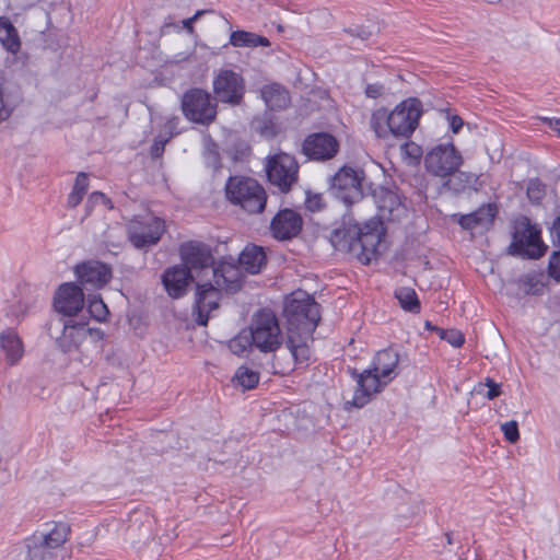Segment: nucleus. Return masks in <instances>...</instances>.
<instances>
[{
  "mask_svg": "<svg viewBox=\"0 0 560 560\" xmlns=\"http://www.w3.org/2000/svg\"><path fill=\"white\" fill-rule=\"evenodd\" d=\"M319 304L305 295L302 299L293 298L285 305L289 324V334L285 346L291 354V360L282 361L273 355L272 369L275 374L288 375L299 368L310 364L313 343V332L320 319Z\"/></svg>",
  "mask_w": 560,
  "mask_h": 560,
  "instance_id": "nucleus-1",
  "label": "nucleus"
},
{
  "mask_svg": "<svg viewBox=\"0 0 560 560\" xmlns=\"http://www.w3.org/2000/svg\"><path fill=\"white\" fill-rule=\"evenodd\" d=\"M422 113V102L417 97H408L392 110L386 107L374 109L370 118V128L381 140H407L418 128Z\"/></svg>",
  "mask_w": 560,
  "mask_h": 560,
  "instance_id": "nucleus-2",
  "label": "nucleus"
},
{
  "mask_svg": "<svg viewBox=\"0 0 560 560\" xmlns=\"http://www.w3.org/2000/svg\"><path fill=\"white\" fill-rule=\"evenodd\" d=\"M384 236L382 222L371 219L362 228L355 223L336 229L330 241L337 250L349 253L361 264L369 265L377 257Z\"/></svg>",
  "mask_w": 560,
  "mask_h": 560,
  "instance_id": "nucleus-3",
  "label": "nucleus"
},
{
  "mask_svg": "<svg viewBox=\"0 0 560 560\" xmlns=\"http://www.w3.org/2000/svg\"><path fill=\"white\" fill-rule=\"evenodd\" d=\"M226 200L248 214L264 212L267 192L262 185L247 176H230L224 187Z\"/></svg>",
  "mask_w": 560,
  "mask_h": 560,
  "instance_id": "nucleus-4",
  "label": "nucleus"
},
{
  "mask_svg": "<svg viewBox=\"0 0 560 560\" xmlns=\"http://www.w3.org/2000/svg\"><path fill=\"white\" fill-rule=\"evenodd\" d=\"M248 334L254 347L264 353L276 352L282 345L280 325L271 310L261 308L254 314Z\"/></svg>",
  "mask_w": 560,
  "mask_h": 560,
  "instance_id": "nucleus-5",
  "label": "nucleus"
},
{
  "mask_svg": "<svg viewBox=\"0 0 560 560\" xmlns=\"http://www.w3.org/2000/svg\"><path fill=\"white\" fill-rule=\"evenodd\" d=\"M511 247L514 252L525 254L530 258L542 257L547 249L541 241V231L524 214H518L512 221Z\"/></svg>",
  "mask_w": 560,
  "mask_h": 560,
  "instance_id": "nucleus-6",
  "label": "nucleus"
},
{
  "mask_svg": "<svg viewBox=\"0 0 560 560\" xmlns=\"http://www.w3.org/2000/svg\"><path fill=\"white\" fill-rule=\"evenodd\" d=\"M463 163L464 158L452 141L432 147L424 155L427 172L443 179L456 174Z\"/></svg>",
  "mask_w": 560,
  "mask_h": 560,
  "instance_id": "nucleus-7",
  "label": "nucleus"
},
{
  "mask_svg": "<svg viewBox=\"0 0 560 560\" xmlns=\"http://www.w3.org/2000/svg\"><path fill=\"white\" fill-rule=\"evenodd\" d=\"M217 103L209 92L192 88L183 94L180 108L184 116L191 122L208 126L217 118Z\"/></svg>",
  "mask_w": 560,
  "mask_h": 560,
  "instance_id": "nucleus-8",
  "label": "nucleus"
},
{
  "mask_svg": "<svg viewBox=\"0 0 560 560\" xmlns=\"http://www.w3.org/2000/svg\"><path fill=\"white\" fill-rule=\"evenodd\" d=\"M266 173L271 185L288 192L298 182L299 164L293 155L279 152L268 158Z\"/></svg>",
  "mask_w": 560,
  "mask_h": 560,
  "instance_id": "nucleus-9",
  "label": "nucleus"
},
{
  "mask_svg": "<svg viewBox=\"0 0 560 560\" xmlns=\"http://www.w3.org/2000/svg\"><path fill=\"white\" fill-rule=\"evenodd\" d=\"M128 238L137 248L155 245L165 232L164 220L158 217L136 218L128 223Z\"/></svg>",
  "mask_w": 560,
  "mask_h": 560,
  "instance_id": "nucleus-10",
  "label": "nucleus"
},
{
  "mask_svg": "<svg viewBox=\"0 0 560 560\" xmlns=\"http://www.w3.org/2000/svg\"><path fill=\"white\" fill-rule=\"evenodd\" d=\"M362 179L360 172L351 166L341 167L334 176L332 188L336 196L345 202L346 206H351L363 199Z\"/></svg>",
  "mask_w": 560,
  "mask_h": 560,
  "instance_id": "nucleus-11",
  "label": "nucleus"
},
{
  "mask_svg": "<svg viewBox=\"0 0 560 560\" xmlns=\"http://www.w3.org/2000/svg\"><path fill=\"white\" fill-rule=\"evenodd\" d=\"M353 376L357 382V387L352 400L347 404L355 408L366 406L376 394L381 393L389 384V382L371 368L365 369L361 373L354 372Z\"/></svg>",
  "mask_w": 560,
  "mask_h": 560,
  "instance_id": "nucleus-12",
  "label": "nucleus"
},
{
  "mask_svg": "<svg viewBox=\"0 0 560 560\" xmlns=\"http://www.w3.org/2000/svg\"><path fill=\"white\" fill-rule=\"evenodd\" d=\"M339 141L328 132L308 135L302 144V152L312 161L331 160L339 151Z\"/></svg>",
  "mask_w": 560,
  "mask_h": 560,
  "instance_id": "nucleus-13",
  "label": "nucleus"
},
{
  "mask_svg": "<svg viewBox=\"0 0 560 560\" xmlns=\"http://www.w3.org/2000/svg\"><path fill=\"white\" fill-rule=\"evenodd\" d=\"M213 91L219 101L236 105L244 96V80L232 70H221L213 81Z\"/></svg>",
  "mask_w": 560,
  "mask_h": 560,
  "instance_id": "nucleus-14",
  "label": "nucleus"
},
{
  "mask_svg": "<svg viewBox=\"0 0 560 560\" xmlns=\"http://www.w3.org/2000/svg\"><path fill=\"white\" fill-rule=\"evenodd\" d=\"M84 305V293L81 287L73 282L59 285L54 296L55 310L65 316H75Z\"/></svg>",
  "mask_w": 560,
  "mask_h": 560,
  "instance_id": "nucleus-15",
  "label": "nucleus"
},
{
  "mask_svg": "<svg viewBox=\"0 0 560 560\" xmlns=\"http://www.w3.org/2000/svg\"><path fill=\"white\" fill-rule=\"evenodd\" d=\"M303 228L301 214L292 209L280 210L271 220V235L279 241L291 240L300 234Z\"/></svg>",
  "mask_w": 560,
  "mask_h": 560,
  "instance_id": "nucleus-16",
  "label": "nucleus"
},
{
  "mask_svg": "<svg viewBox=\"0 0 560 560\" xmlns=\"http://www.w3.org/2000/svg\"><path fill=\"white\" fill-rule=\"evenodd\" d=\"M179 255L184 266L189 270L209 268L214 262L211 247L199 241L183 243L179 246Z\"/></svg>",
  "mask_w": 560,
  "mask_h": 560,
  "instance_id": "nucleus-17",
  "label": "nucleus"
},
{
  "mask_svg": "<svg viewBox=\"0 0 560 560\" xmlns=\"http://www.w3.org/2000/svg\"><path fill=\"white\" fill-rule=\"evenodd\" d=\"M75 276L82 285L100 289L112 278V269L97 260L81 262L74 268Z\"/></svg>",
  "mask_w": 560,
  "mask_h": 560,
  "instance_id": "nucleus-18",
  "label": "nucleus"
},
{
  "mask_svg": "<svg viewBox=\"0 0 560 560\" xmlns=\"http://www.w3.org/2000/svg\"><path fill=\"white\" fill-rule=\"evenodd\" d=\"M221 299V290L211 283H202L197 285L195 314L196 322L200 326H206L209 320L211 311L219 306Z\"/></svg>",
  "mask_w": 560,
  "mask_h": 560,
  "instance_id": "nucleus-19",
  "label": "nucleus"
},
{
  "mask_svg": "<svg viewBox=\"0 0 560 560\" xmlns=\"http://www.w3.org/2000/svg\"><path fill=\"white\" fill-rule=\"evenodd\" d=\"M88 334H94L100 339L104 336L102 330L88 328L85 323H73L72 320H68L65 323L62 334L58 338L57 342L63 352H70L81 345Z\"/></svg>",
  "mask_w": 560,
  "mask_h": 560,
  "instance_id": "nucleus-20",
  "label": "nucleus"
},
{
  "mask_svg": "<svg viewBox=\"0 0 560 560\" xmlns=\"http://www.w3.org/2000/svg\"><path fill=\"white\" fill-rule=\"evenodd\" d=\"M498 214V207L495 203L481 205L475 211L467 214H454L456 222L464 229L472 231L477 228L489 229Z\"/></svg>",
  "mask_w": 560,
  "mask_h": 560,
  "instance_id": "nucleus-21",
  "label": "nucleus"
},
{
  "mask_svg": "<svg viewBox=\"0 0 560 560\" xmlns=\"http://www.w3.org/2000/svg\"><path fill=\"white\" fill-rule=\"evenodd\" d=\"M399 360L398 351L388 347L375 353L370 368L390 383L398 375Z\"/></svg>",
  "mask_w": 560,
  "mask_h": 560,
  "instance_id": "nucleus-22",
  "label": "nucleus"
},
{
  "mask_svg": "<svg viewBox=\"0 0 560 560\" xmlns=\"http://www.w3.org/2000/svg\"><path fill=\"white\" fill-rule=\"evenodd\" d=\"M213 281L215 287L226 292H236L242 287L240 269L230 262L221 261L213 267Z\"/></svg>",
  "mask_w": 560,
  "mask_h": 560,
  "instance_id": "nucleus-23",
  "label": "nucleus"
},
{
  "mask_svg": "<svg viewBox=\"0 0 560 560\" xmlns=\"http://www.w3.org/2000/svg\"><path fill=\"white\" fill-rule=\"evenodd\" d=\"M39 536L44 540V545L52 552L70 539L71 527L66 522L51 521L44 525L43 530H39Z\"/></svg>",
  "mask_w": 560,
  "mask_h": 560,
  "instance_id": "nucleus-24",
  "label": "nucleus"
},
{
  "mask_svg": "<svg viewBox=\"0 0 560 560\" xmlns=\"http://www.w3.org/2000/svg\"><path fill=\"white\" fill-rule=\"evenodd\" d=\"M191 275L188 268L174 266L164 272L163 284L172 298H179L185 293Z\"/></svg>",
  "mask_w": 560,
  "mask_h": 560,
  "instance_id": "nucleus-25",
  "label": "nucleus"
},
{
  "mask_svg": "<svg viewBox=\"0 0 560 560\" xmlns=\"http://www.w3.org/2000/svg\"><path fill=\"white\" fill-rule=\"evenodd\" d=\"M238 262L246 272L256 275L267 264V256L262 247L247 245L240 254Z\"/></svg>",
  "mask_w": 560,
  "mask_h": 560,
  "instance_id": "nucleus-26",
  "label": "nucleus"
},
{
  "mask_svg": "<svg viewBox=\"0 0 560 560\" xmlns=\"http://www.w3.org/2000/svg\"><path fill=\"white\" fill-rule=\"evenodd\" d=\"M0 347L5 352L7 360L11 365L18 363L23 357V342L12 329H8L0 335Z\"/></svg>",
  "mask_w": 560,
  "mask_h": 560,
  "instance_id": "nucleus-27",
  "label": "nucleus"
},
{
  "mask_svg": "<svg viewBox=\"0 0 560 560\" xmlns=\"http://www.w3.org/2000/svg\"><path fill=\"white\" fill-rule=\"evenodd\" d=\"M261 97L272 110L287 108L290 104L289 92L277 83L265 85L261 89Z\"/></svg>",
  "mask_w": 560,
  "mask_h": 560,
  "instance_id": "nucleus-28",
  "label": "nucleus"
},
{
  "mask_svg": "<svg viewBox=\"0 0 560 560\" xmlns=\"http://www.w3.org/2000/svg\"><path fill=\"white\" fill-rule=\"evenodd\" d=\"M0 43L2 47L11 54H16L21 49V39L18 30L5 16H0Z\"/></svg>",
  "mask_w": 560,
  "mask_h": 560,
  "instance_id": "nucleus-29",
  "label": "nucleus"
},
{
  "mask_svg": "<svg viewBox=\"0 0 560 560\" xmlns=\"http://www.w3.org/2000/svg\"><path fill=\"white\" fill-rule=\"evenodd\" d=\"M26 548V560H47L54 556L51 550L44 545L39 530L34 532L24 540Z\"/></svg>",
  "mask_w": 560,
  "mask_h": 560,
  "instance_id": "nucleus-30",
  "label": "nucleus"
},
{
  "mask_svg": "<svg viewBox=\"0 0 560 560\" xmlns=\"http://www.w3.org/2000/svg\"><path fill=\"white\" fill-rule=\"evenodd\" d=\"M229 43L233 47H269L270 42L267 37L258 35L256 33L247 32V31H233L230 34Z\"/></svg>",
  "mask_w": 560,
  "mask_h": 560,
  "instance_id": "nucleus-31",
  "label": "nucleus"
},
{
  "mask_svg": "<svg viewBox=\"0 0 560 560\" xmlns=\"http://www.w3.org/2000/svg\"><path fill=\"white\" fill-rule=\"evenodd\" d=\"M395 298L398 300L400 307L405 312L419 314L421 304L417 292L412 288L401 287L395 291Z\"/></svg>",
  "mask_w": 560,
  "mask_h": 560,
  "instance_id": "nucleus-32",
  "label": "nucleus"
},
{
  "mask_svg": "<svg viewBox=\"0 0 560 560\" xmlns=\"http://www.w3.org/2000/svg\"><path fill=\"white\" fill-rule=\"evenodd\" d=\"M259 380V372L246 365L240 366L233 376L235 386L242 387L243 390L254 389L258 385Z\"/></svg>",
  "mask_w": 560,
  "mask_h": 560,
  "instance_id": "nucleus-33",
  "label": "nucleus"
},
{
  "mask_svg": "<svg viewBox=\"0 0 560 560\" xmlns=\"http://www.w3.org/2000/svg\"><path fill=\"white\" fill-rule=\"evenodd\" d=\"M89 188V176L84 172H80L74 180L73 187L68 195L67 206L69 208H75L83 200Z\"/></svg>",
  "mask_w": 560,
  "mask_h": 560,
  "instance_id": "nucleus-34",
  "label": "nucleus"
},
{
  "mask_svg": "<svg viewBox=\"0 0 560 560\" xmlns=\"http://www.w3.org/2000/svg\"><path fill=\"white\" fill-rule=\"evenodd\" d=\"M400 152L404 161L411 165L419 164L423 156L422 148L413 141L405 142L400 148Z\"/></svg>",
  "mask_w": 560,
  "mask_h": 560,
  "instance_id": "nucleus-35",
  "label": "nucleus"
},
{
  "mask_svg": "<svg viewBox=\"0 0 560 560\" xmlns=\"http://www.w3.org/2000/svg\"><path fill=\"white\" fill-rule=\"evenodd\" d=\"M228 346L231 352L236 355H242L245 352H247L252 347H254L249 334H246L245 331H242L237 334L235 337H233L229 341Z\"/></svg>",
  "mask_w": 560,
  "mask_h": 560,
  "instance_id": "nucleus-36",
  "label": "nucleus"
},
{
  "mask_svg": "<svg viewBox=\"0 0 560 560\" xmlns=\"http://www.w3.org/2000/svg\"><path fill=\"white\" fill-rule=\"evenodd\" d=\"M88 310L91 316L97 322L106 320L109 311L100 295H93L89 299Z\"/></svg>",
  "mask_w": 560,
  "mask_h": 560,
  "instance_id": "nucleus-37",
  "label": "nucleus"
},
{
  "mask_svg": "<svg viewBox=\"0 0 560 560\" xmlns=\"http://www.w3.org/2000/svg\"><path fill=\"white\" fill-rule=\"evenodd\" d=\"M440 336L455 348L462 347L465 342V337L458 329H442Z\"/></svg>",
  "mask_w": 560,
  "mask_h": 560,
  "instance_id": "nucleus-38",
  "label": "nucleus"
},
{
  "mask_svg": "<svg viewBox=\"0 0 560 560\" xmlns=\"http://www.w3.org/2000/svg\"><path fill=\"white\" fill-rule=\"evenodd\" d=\"M501 430L505 440L510 443H516L520 439L518 424L515 420L506 421L501 424Z\"/></svg>",
  "mask_w": 560,
  "mask_h": 560,
  "instance_id": "nucleus-39",
  "label": "nucleus"
},
{
  "mask_svg": "<svg viewBox=\"0 0 560 560\" xmlns=\"http://www.w3.org/2000/svg\"><path fill=\"white\" fill-rule=\"evenodd\" d=\"M172 136H173V132H171V135L166 138H162L161 136L155 138L153 144L151 145V150H150L152 158L158 159V158L162 156L165 145L168 142V140L172 138Z\"/></svg>",
  "mask_w": 560,
  "mask_h": 560,
  "instance_id": "nucleus-40",
  "label": "nucleus"
},
{
  "mask_svg": "<svg viewBox=\"0 0 560 560\" xmlns=\"http://www.w3.org/2000/svg\"><path fill=\"white\" fill-rule=\"evenodd\" d=\"M549 275L557 281H560V250L555 252L549 260Z\"/></svg>",
  "mask_w": 560,
  "mask_h": 560,
  "instance_id": "nucleus-41",
  "label": "nucleus"
},
{
  "mask_svg": "<svg viewBox=\"0 0 560 560\" xmlns=\"http://www.w3.org/2000/svg\"><path fill=\"white\" fill-rule=\"evenodd\" d=\"M305 206L310 211L315 212L322 210L325 207V202L320 195L314 194L307 196Z\"/></svg>",
  "mask_w": 560,
  "mask_h": 560,
  "instance_id": "nucleus-42",
  "label": "nucleus"
},
{
  "mask_svg": "<svg viewBox=\"0 0 560 560\" xmlns=\"http://www.w3.org/2000/svg\"><path fill=\"white\" fill-rule=\"evenodd\" d=\"M96 202H102L108 209L113 208L112 200L105 194H103L101 191H93L89 196L88 206L96 203Z\"/></svg>",
  "mask_w": 560,
  "mask_h": 560,
  "instance_id": "nucleus-43",
  "label": "nucleus"
},
{
  "mask_svg": "<svg viewBox=\"0 0 560 560\" xmlns=\"http://www.w3.org/2000/svg\"><path fill=\"white\" fill-rule=\"evenodd\" d=\"M4 83H5V78L2 74H0V122L5 120L11 114V109L8 108L3 102Z\"/></svg>",
  "mask_w": 560,
  "mask_h": 560,
  "instance_id": "nucleus-44",
  "label": "nucleus"
},
{
  "mask_svg": "<svg viewBox=\"0 0 560 560\" xmlns=\"http://www.w3.org/2000/svg\"><path fill=\"white\" fill-rule=\"evenodd\" d=\"M207 11L206 10H198L192 16L185 19L182 21L183 28L186 30L188 34L195 33V26L194 23L202 16Z\"/></svg>",
  "mask_w": 560,
  "mask_h": 560,
  "instance_id": "nucleus-45",
  "label": "nucleus"
},
{
  "mask_svg": "<svg viewBox=\"0 0 560 560\" xmlns=\"http://www.w3.org/2000/svg\"><path fill=\"white\" fill-rule=\"evenodd\" d=\"M550 237L555 246L560 248V214L555 218L550 228Z\"/></svg>",
  "mask_w": 560,
  "mask_h": 560,
  "instance_id": "nucleus-46",
  "label": "nucleus"
},
{
  "mask_svg": "<svg viewBox=\"0 0 560 560\" xmlns=\"http://www.w3.org/2000/svg\"><path fill=\"white\" fill-rule=\"evenodd\" d=\"M486 385L488 387L487 397L489 399H494L501 395V385L495 383L492 378H486Z\"/></svg>",
  "mask_w": 560,
  "mask_h": 560,
  "instance_id": "nucleus-47",
  "label": "nucleus"
},
{
  "mask_svg": "<svg viewBox=\"0 0 560 560\" xmlns=\"http://www.w3.org/2000/svg\"><path fill=\"white\" fill-rule=\"evenodd\" d=\"M384 86L380 83L368 84L365 95L370 98H378L383 95Z\"/></svg>",
  "mask_w": 560,
  "mask_h": 560,
  "instance_id": "nucleus-48",
  "label": "nucleus"
},
{
  "mask_svg": "<svg viewBox=\"0 0 560 560\" xmlns=\"http://www.w3.org/2000/svg\"><path fill=\"white\" fill-rule=\"evenodd\" d=\"M450 128L453 133H458L464 126V120L458 115H452L448 117Z\"/></svg>",
  "mask_w": 560,
  "mask_h": 560,
  "instance_id": "nucleus-49",
  "label": "nucleus"
},
{
  "mask_svg": "<svg viewBox=\"0 0 560 560\" xmlns=\"http://www.w3.org/2000/svg\"><path fill=\"white\" fill-rule=\"evenodd\" d=\"M542 121L547 124L558 137H560V118H542Z\"/></svg>",
  "mask_w": 560,
  "mask_h": 560,
  "instance_id": "nucleus-50",
  "label": "nucleus"
},
{
  "mask_svg": "<svg viewBox=\"0 0 560 560\" xmlns=\"http://www.w3.org/2000/svg\"><path fill=\"white\" fill-rule=\"evenodd\" d=\"M178 117H172L171 119L167 120V126L170 129H173L175 128L177 125H178Z\"/></svg>",
  "mask_w": 560,
  "mask_h": 560,
  "instance_id": "nucleus-51",
  "label": "nucleus"
},
{
  "mask_svg": "<svg viewBox=\"0 0 560 560\" xmlns=\"http://www.w3.org/2000/svg\"><path fill=\"white\" fill-rule=\"evenodd\" d=\"M170 27H173V28L179 30V27H178V25H177V24L165 21V22H164V24H163V26H162V31H164V30H166V28H170Z\"/></svg>",
  "mask_w": 560,
  "mask_h": 560,
  "instance_id": "nucleus-52",
  "label": "nucleus"
}]
</instances>
